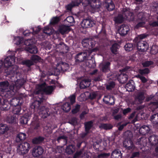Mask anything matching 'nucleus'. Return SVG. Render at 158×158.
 I'll return each mask as SVG.
<instances>
[{
  "label": "nucleus",
  "instance_id": "774afa93",
  "mask_svg": "<svg viewBox=\"0 0 158 158\" xmlns=\"http://www.w3.org/2000/svg\"><path fill=\"white\" fill-rule=\"evenodd\" d=\"M139 155L140 153L139 152H134L132 153L131 155L129 158H137L139 157Z\"/></svg>",
  "mask_w": 158,
  "mask_h": 158
},
{
  "label": "nucleus",
  "instance_id": "09e8293b",
  "mask_svg": "<svg viewBox=\"0 0 158 158\" xmlns=\"http://www.w3.org/2000/svg\"><path fill=\"white\" fill-rule=\"evenodd\" d=\"M40 103L39 101H34L31 106V109H38Z\"/></svg>",
  "mask_w": 158,
  "mask_h": 158
},
{
  "label": "nucleus",
  "instance_id": "e433bc0d",
  "mask_svg": "<svg viewBox=\"0 0 158 158\" xmlns=\"http://www.w3.org/2000/svg\"><path fill=\"white\" fill-rule=\"evenodd\" d=\"M93 123V122L92 121H89L85 123V131L89 132V130L92 127Z\"/></svg>",
  "mask_w": 158,
  "mask_h": 158
},
{
  "label": "nucleus",
  "instance_id": "c756f323",
  "mask_svg": "<svg viewBox=\"0 0 158 158\" xmlns=\"http://www.w3.org/2000/svg\"><path fill=\"white\" fill-rule=\"evenodd\" d=\"M31 128L32 131L38 132L40 128V123L37 121L33 122L31 123Z\"/></svg>",
  "mask_w": 158,
  "mask_h": 158
},
{
  "label": "nucleus",
  "instance_id": "052dcab7",
  "mask_svg": "<svg viewBox=\"0 0 158 158\" xmlns=\"http://www.w3.org/2000/svg\"><path fill=\"white\" fill-rule=\"evenodd\" d=\"M153 64V61L150 60L147 61L143 63L142 64L143 67H147L152 64Z\"/></svg>",
  "mask_w": 158,
  "mask_h": 158
},
{
  "label": "nucleus",
  "instance_id": "ea45409f",
  "mask_svg": "<svg viewBox=\"0 0 158 158\" xmlns=\"http://www.w3.org/2000/svg\"><path fill=\"white\" fill-rule=\"evenodd\" d=\"M8 129L6 124H0V134H4Z\"/></svg>",
  "mask_w": 158,
  "mask_h": 158
},
{
  "label": "nucleus",
  "instance_id": "e2e57ef3",
  "mask_svg": "<svg viewBox=\"0 0 158 158\" xmlns=\"http://www.w3.org/2000/svg\"><path fill=\"white\" fill-rule=\"evenodd\" d=\"M31 59L33 62H36L40 60V58L37 55H33L31 57Z\"/></svg>",
  "mask_w": 158,
  "mask_h": 158
},
{
  "label": "nucleus",
  "instance_id": "37998d69",
  "mask_svg": "<svg viewBox=\"0 0 158 158\" xmlns=\"http://www.w3.org/2000/svg\"><path fill=\"white\" fill-rule=\"evenodd\" d=\"M125 50L126 51H130L132 50L133 48V44L128 43L124 47Z\"/></svg>",
  "mask_w": 158,
  "mask_h": 158
},
{
  "label": "nucleus",
  "instance_id": "7c9ffc66",
  "mask_svg": "<svg viewBox=\"0 0 158 158\" xmlns=\"http://www.w3.org/2000/svg\"><path fill=\"white\" fill-rule=\"evenodd\" d=\"M44 138L40 136L34 138L32 140V142L34 144H40L44 141Z\"/></svg>",
  "mask_w": 158,
  "mask_h": 158
},
{
  "label": "nucleus",
  "instance_id": "8fccbe9b",
  "mask_svg": "<svg viewBox=\"0 0 158 158\" xmlns=\"http://www.w3.org/2000/svg\"><path fill=\"white\" fill-rule=\"evenodd\" d=\"M10 103L12 106H16L19 104V100L16 98H13L11 100Z\"/></svg>",
  "mask_w": 158,
  "mask_h": 158
},
{
  "label": "nucleus",
  "instance_id": "393cba45",
  "mask_svg": "<svg viewBox=\"0 0 158 158\" xmlns=\"http://www.w3.org/2000/svg\"><path fill=\"white\" fill-rule=\"evenodd\" d=\"M128 76L127 74L122 73L118 77V79L121 83H124L127 81Z\"/></svg>",
  "mask_w": 158,
  "mask_h": 158
},
{
  "label": "nucleus",
  "instance_id": "9b49d317",
  "mask_svg": "<svg viewBox=\"0 0 158 158\" xmlns=\"http://www.w3.org/2000/svg\"><path fill=\"white\" fill-rule=\"evenodd\" d=\"M124 19H128L129 21H132L134 20V16L132 13H130L129 10L126 8L123 10L122 15Z\"/></svg>",
  "mask_w": 158,
  "mask_h": 158
},
{
  "label": "nucleus",
  "instance_id": "a878e982",
  "mask_svg": "<svg viewBox=\"0 0 158 158\" xmlns=\"http://www.w3.org/2000/svg\"><path fill=\"white\" fill-rule=\"evenodd\" d=\"M103 101L106 103L110 105H113L114 102L113 97L110 96H105L103 99Z\"/></svg>",
  "mask_w": 158,
  "mask_h": 158
},
{
  "label": "nucleus",
  "instance_id": "49530a36",
  "mask_svg": "<svg viewBox=\"0 0 158 158\" xmlns=\"http://www.w3.org/2000/svg\"><path fill=\"white\" fill-rule=\"evenodd\" d=\"M150 52L152 54H157L158 52V46L156 45H153L151 48Z\"/></svg>",
  "mask_w": 158,
  "mask_h": 158
},
{
  "label": "nucleus",
  "instance_id": "6ab92c4d",
  "mask_svg": "<svg viewBox=\"0 0 158 158\" xmlns=\"http://www.w3.org/2000/svg\"><path fill=\"white\" fill-rule=\"evenodd\" d=\"M90 81L89 79H85L82 80L80 82V87L81 89H84L89 87L90 85Z\"/></svg>",
  "mask_w": 158,
  "mask_h": 158
},
{
  "label": "nucleus",
  "instance_id": "412c9836",
  "mask_svg": "<svg viewBox=\"0 0 158 158\" xmlns=\"http://www.w3.org/2000/svg\"><path fill=\"white\" fill-rule=\"evenodd\" d=\"M81 107L80 105L76 104L74 106H73L70 103L67 102L64 104L62 106L61 109H71L73 108V109H79Z\"/></svg>",
  "mask_w": 158,
  "mask_h": 158
},
{
  "label": "nucleus",
  "instance_id": "39448f33",
  "mask_svg": "<svg viewBox=\"0 0 158 158\" xmlns=\"http://www.w3.org/2000/svg\"><path fill=\"white\" fill-rule=\"evenodd\" d=\"M144 114H145L144 113H139L136 114V113L134 111L130 114L128 118L129 119L131 120L135 117V118L131 121L130 122L131 123L133 124L138 120L140 119H142L143 118V117H142V116L143 115V116Z\"/></svg>",
  "mask_w": 158,
  "mask_h": 158
},
{
  "label": "nucleus",
  "instance_id": "4c0bfd02",
  "mask_svg": "<svg viewBox=\"0 0 158 158\" xmlns=\"http://www.w3.org/2000/svg\"><path fill=\"white\" fill-rule=\"evenodd\" d=\"M119 45L117 43L113 44L110 48V50L114 54H116L117 50L118 49Z\"/></svg>",
  "mask_w": 158,
  "mask_h": 158
},
{
  "label": "nucleus",
  "instance_id": "2f4dec72",
  "mask_svg": "<svg viewBox=\"0 0 158 158\" xmlns=\"http://www.w3.org/2000/svg\"><path fill=\"white\" fill-rule=\"evenodd\" d=\"M39 110H40V114L41 115V117L42 118H46L50 114V112L48 110L49 109Z\"/></svg>",
  "mask_w": 158,
  "mask_h": 158
},
{
  "label": "nucleus",
  "instance_id": "79ce46f5",
  "mask_svg": "<svg viewBox=\"0 0 158 158\" xmlns=\"http://www.w3.org/2000/svg\"><path fill=\"white\" fill-rule=\"evenodd\" d=\"M124 19V18L121 15L119 14L114 18V20L116 23H120L123 22Z\"/></svg>",
  "mask_w": 158,
  "mask_h": 158
},
{
  "label": "nucleus",
  "instance_id": "de8ad7c7",
  "mask_svg": "<svg viewBox=\"0 0 158 158\" xmlns=\"http://www.w3.org/2000/svg\"><path fill=\"white\" fill-rule=\"evenodd\" d=\"M110 2L108 3L106 6L108 10L111 11L114 8V5L111 0H110Z\"/></svg>",
  "mask_w": 158,
  "mask_h": 158
},
{
  "label": "nucleus",
  "instance_id": "f3484780",
  "mask_svg": "<svg viewBox=\"0 0 158 158\" xmlns=\"http://www.w3.org/2000/svg\"><path fill=\"white\" fill-rule=\"evenodd\" d=\"M31 112L25 113L24 116H22L20 118V123L23 124H27L28 121L30 119V118L31 117Z\"/></svg>",
  "mask_w": 158,
  "mask_h": 158
},
{
  "label": "nucleus",
  "instance_id": "ddd939ff",
  "mask_svg": "<svg viewBox=\"0 0 158 158\" xmlns=\"http://www.w3.org/2000/svg\"><path fill=\"white\" fill-rule=\"evenodd\" d=\"M94 24V22L90 19H84L81 23V26L83 28L91 27L93 26Z\"/></svg>",
  "mask_w": 158,
  "mask_h": 158
},
{
  "label": "nucleus",
  "instance_id": "f8f14e48",
  "mask_svg": "<svg viewBox=\"0 0 158 158\" xmlns=\"http://www.w3.org/2000/svg\"><path fill=\"white\" fill-rule=\"evenodd\" d=\"M123 147L128 151H131L135 148L133 143L131 140H125L123 141Z\"/></svg>",
  "mask_w": 158,
  "mask_h": 158
},
{
  "label": "nucleus",
  "instance_id": "2eb2a0df",
  "mask_svg": "<svg viewBox=\"0 0 158 158\" xmlns=\"http://www.w3.org/2000/svg\"><path fill=\"white\" fill-rule=\"evenodd\" d=\"M110 63L107 62L101 63L100 64L101 70L104 72H106L110 70Z\"/></svg>",
  "mask_w": 158,
  "mask_h": 158
},
{
  "label": "nucleus",
  "instance_id": "b1692460",
  "mask_svg": "<svg viewBox=\"0 0 158 158\" xmlns=\"http://www.w3.org/2000/svg\"><path fill=\"white\" fill-rule=\"evenodd\" d=\"M122 154L119 149H115L112 152L111 158H122Z\"/></svg>",
  "mask_w": 158,
  "mask_h": 158
},
{
  "label": "nucleus",
  "instance_id": "864d4df0",
  "mask_svg": "<svg viewBox=\"0 0 158 158\" xmlns=\"http://www.w3.org/2000/svg\"><path fill=\"white\" fill-rule=\"evenodd\" d=\"M115 85V84L114 81L109 82L106 85V89L108 90L111 89L112 88H114Z\"/></svg>",
  "mask_w": 158,
  "mask_h": 158
},
{
  "label": "nucleus",
  "instance_id": "a18cd8bd",
  "mask_svg": "<svg viewBox=\"0 0 158 158\" xmlns=\"http://www.w3.org/2000/svg\"><path fill=\"white\" fill-rule=\"evenodd\" d=\"M101 127L105 130H109L112 128L113 126L110 124L103 123L101 124Z\"/></svg>",
  "mask_w": 158,
  "mask_h": 158
},
{
  "label": "nucleus",
  "instance_id": "6e6552de",
  "mask_svg": "<svg viewBox=\"0 0 158 158\" xmlns=\"http://www.w3.org/2000/svg\"><path fill=\"white\" fill-rule=\"evenodd\" d=\"M18 67L15 65L12 67L10 66L6 69H4L5 73L7 75H11L14 77L18 73Z\"/></svg>",
  "mask_w": 158,
  "mask_h": 158
},
{
  "label": "nucleus",
  "instance_id": "1a4fd4ad",
  "mask_svg": "<svg viewBox=\"0 0 158 158\" xmlns=\"http://www.w3.org/2000/svg\"><path fill=\"white\" fill-rule=\"evenodd\" d=\"M137 46L138 50L141 52L146 51L148 48L147 43L142 40H140L137 42Z\"/></svg>",
  "mask_w": 158,
  "mask_h": 158
},
{
  "label": "nucleus",
  "instance_id": "20e7f679",
  "mask_svg": "<svg viewBox=\"0 0 158 158\" xmlns=\"http://www.w3.org/2000/svg\"><path fill=\"white\" fill-rule=\"evenodd\" d=\"M146 20L144 13L143 12L139 13L137 14V21L138 23L135 26V28H138L139 27L143 26L145 24Z\"/></svg>",
  "mask_w": 158,
  "mask_h": 158
},
{
  "label": "nucleus",
  "instance_id": "5fc2aeb1",
  "mask_svg": "<svg viewBox=\"0 0 158 158\" xmlns=\"http://www.w3.org/2000/svg\"><path fill=\"white\" fill-rule=\"evenodd\" d=\"M56 47L61 50L64 49V48H66L67 46L62 42H60V44L56 46Z\"/></svg>",
  "mask_w": 158,
  "mask_h": 158
},
{
  "label": "nucleus",
  "instance_id": "aec40b11",
  "mask_svg": "<svg viewBox=\"0 0 158 158\" xmlns=\"http://www.w3.org/2000/svg\"><path fill=\"white\" fill-rule=\"evenodd\" d=\"M144 98L143 92H139L135 98V103L138 104L142 103L144 99Z\"/></svg>",
  "mask_w": 158,
  "mask_h": 158
},
{
  "label": "nucleus",
  "instance_id": "4d7b16f0",
  "mask_svg": "<svg viewBox=\"0 0 158 158\" xmlns=\"http://www.w3.org/2000/svg\"><path fill=\"white\" fill-rule=\"evenodd\" d=\"M22 147H23L25 150V151L27 150L28 152L30 149V144L27 142H24L22 144Z\"/></svg>",
  "mask_w": 158,
  "mask_h": 158
},
{
  "label": "nucleus",
  "instance_id": "bb28decb",
  "mask_svg": "<svg viewBox=\"0 0 158 158\" xmlns=\"http://www.w3.org/2000/svg\"><path fill=\"white\" fill-rule=\"evenodd\" d=\"M70 30L69 26L65 25H61L59 27V31L62 34H66Z\"/></svg>",
  "mask_w": 158,
  "mask_h": 158
},
{
  "label": "nucleus",
  "instance_id": "423d86ee",
  "mask_svg": "<svg viewBox=\"0 0 158 158\" xmlns=\"http://www.w3.org/2000/svg\"><path fill=\"white\" fill-rule=\"evenodd\" d=\"M79 2H82L84 6H86L90 4L92 7L94 9L99 8L100 7L99 4L98 5L95 4L96 0H79Z\"/></svg>",
  "mask_w": 158,
  "mask_h": 158
},
{
  "label": "nucleus",
  "instance_id": "680f3d73",
  "mask_svg": "<svg viewBox=\"0 0 158 158\" xmlns=\"http://www.w3.org/2000/svg\"><path fill=\"white\" fill-rule=\"evenodd\" d=\"M24 64L26 65L28 67H30L31 65L34 64L33 62L31 60H27L24 61L23 62Z\"/></svg>",
  "mask_w": 158,
  "mask_h": 158
},
{
  "label": "nucleus",
  "instance_id": "0e129e2a",
  "mask_svg": "<svg viewBox=\"0 0 158 158\" xmlns=\"http://www.w3.org/2000/svg\"><path fill=\"white\" fill-rule=\"evenodd\" d=\"M60 20L59 18L58 17H55L53 18L51 20L50 22L51 24H55L57 23Z\"/></svg>",
  "mask_w": 158,
  "mask_h": 158
},
{
  "label": "nucleus",
  "instance_id": "a19ab883",
  "mask_svg": "<svg viewBox=\"0 0 158 158\" xmlns=\"http://www.w3.org/2000/svg\"><path fill=\"white\" fill-rule=\"evenodd\" d=\"M125 88L127 91L130 92L134 90L135 88V86L131 84L130 81L126 84Z\"/></svg>",
  "mask_w": 158,
  "mask_h": 158
},
{
  "label": "nucleus",
  "instance_id": "0eeeda50",
  "mask_svg": "<svg viewBox=\"0 0 158 158\" xmlns=\"http://www.w3.org/2000/svg\"><path fill=\"white\" fill-rule=\"evenodd\" d=\"M44 152V149L41 146H36L32 150V154L35 157H38L41 156Z\"/></svg>",
  "mask_w": 158,
  "mask_h": 158
},
{
  "label": "nucleus",
  "instance_id": "bf43d9fd",
  "mask_svg": "<svg viewBox=\"0 0 158 158\" xmlns=\"http://www.w3.org/2000/svg\"><path fill=\"white\" fill-rule=\"evenodd\" d=\"M70 124L74 125L77 124V119L76 117H73L70 120L69 122Z\"/></svg>",
  "mask_w": 158,
  "mask_h": 158
},
{
  "label": "nucleus",
  "instance_id": "13d9d810",
  "mask_svg": "<svg viewBox=\"0 0 158 158\" xmlns=\"http://www.w3.org/2000/svg\"><path fill=\"white\" fill-rule=\"evenodd\" d=\"M110 155V154L109 153H102L98 156L99 158H107L109 157Z\"/></svg>",
  "mask_w": 158,
  "mask_h": 158
},
{
  "label": "nucleus",
  "instance_id": "f704fd0d",
  "mask_svg": "<svg viewBox=\"0 0 158 158\" xmlns=\"http://www.w3.org/2000/svg\"><path fill=\"white\" fill-rule=\"evenodd\" d=\"M80 2H77V0H74L66 6V9L68 10H71L73 7L78 6Z\"/></svg>",
  "mask_w": 158,
  "mask_h": 158
},
{
  "label": "nucleus",
  "instance_id": "338daca9",
  "mask_svg": "<svg viewBox=\"0 0 158 158\" xmlns=\"http://www.w3.org/2000/svg\"><path fill=\"white\" fill-rule=\"evenodd\" d=\"M139 73L143 75L148 74L149 72V70L148 68H145L144 69L140 70Z\"/></svg>",
  "mask_w": 158,
  "mask_h": 158
},
{
  "label": "nucleus",
  "instance_id": "dca6fc26",
  "mask_svg": "<svg viewBox=\"0 0 158 158\" xmlns=\"http://www.w3.org/2000/svg\"><path fill=\"white\" fill-rule=\"evenodd\" d=\"M150 129L148 125H143L141 127L139 130V132L140 134L145 135L149 133Z\"/></svg>",
  "mask_w": 158,
  "mask_h": 158
},
{
  "label": "nucleus",
  "instance_id": "c85d7f7f",
  "mask_svg": "<svg viewBox=\"0 0 158 158\" xmlns=\"http://www.w3.org/2000/svg\"><path fill=\"white\" fill-rule=\"evenodd\" d=\"M75 146L73 144L69 145L66 147L65 152L69 155L73 154L75 151Z\"/></svg>",
  "mask_w": 158,
  "mask_h": 158
},
{
  "label": "nucleus",
  "instance_id": "3c124183",
  "mask_svg": "<svg viewBox=\"0 0 158 158\" xmlns=\"http://www.w3.org/2000/svg\"><path fill=\"white\" fill-rule=\"evenodd\" d=\"M14 41L16 44L17 45H19L23 42V39L20 37H17L15 38Z\"/></svg>",
  "mask_w": 158,
  "mask_h": 158
},
{
  "label": "nucleus",
  "instance_id": "69168bd1",
  "mask_svg": "<svg viewBox=\"0 0 158 158\" xmlns=\"http://www.w3.org/2000/svg\"><path fill=\"white\" fill-rule=\"evenodd\" d=\"M67 22L70 23H73L75 22L74 18L72 16L67 17L66 19Z\"/></svg>",
  "mask_w": 158,
  "mask_h": 158
},
{
  "label": "nucleus",
  "instance_id": "9d476101",
  "mask_svg": "<svg viewBox=\"0 0 158 158\" xmlns=\"http://www.w3.org/2000/svg\"><path fill=\"white\" fill-rule=\"evenodd\" d=\"M15 62V57L13 56H9L6 58L4 61V67L6 68Z\"/></svg>",
  "mask_w": 158,
  "mask_h": 158
},
{
  "label": "nucleus",
  "instance_id": "473e14b6",
  "mask_svg": "<svg viewBox=\"0 0 158 158\" xmlns=\"http://www.w3.org/2000/svg\"><path fill=\"white\" fill-rule=\"evenodd\" d=\"M25 49L27 51L31 53L35 54L37 52V49L36 47L33 44L29 47H27L25 48Z\"/></svg>",
  "mask_w": 158,
  "mask_h": 158
},
{
  "label": "nucleus",
  "instance_id": "6e6d98bb",
  "mask_svg": "<svg viewBox=\"0 0 158 158\" xmlns=\"http://www.w3.org/2000/svg\"><path fill=\"white\" fill-rule=\"evenodd\" d=\"M83 150H81L77 152L74 154L73 158H78L81 157L82 154Z\"/></svg>",
  "mask_w": 158,
  "mask_h": 158
},
{
  "label": "nucleus",
  "instance_id": "5701e85b",
  "mask_svg": "<svg viewBox=\"0 0 158 158\" xmlns=\"http://www.w3.org/2000/svg\"><path fill=\"white\" fill-rule=\"evenodd\" d=\"M27 135L25 133L20 132L17 135L15 140L17 143H22L26 138Z\"/></svg>",
  "mask_w": 158,
  "mask_h": 158
},
{
  "label": "nucleus",
  "instance_id": "58836bf2",
  "mask_svg": "<svg viewBox=\"0 0 158 158\" xmlns=\"http://www.w3.org/2000/svg\"><path fill=\"white\" fill-rule=\"evenodd\" d=\"M25 149L21 146V147H18L17 148V152L20 155H24L28 152V151L26 150L25 151Z\"/></svg>",
  "mask_w": 158,
  "mask_h": 158
},
{
  "label": "nucleus",
  "instance_id": "c9c22d12",
  "mask_svg": "<svg viewBox=\"0 0 158 158\" xmlns=\"http://www.w3.org/2000/svg\"><path fill=\"white\" fill-rule=\"evenodd\" d=\"M24 82L25 81L23 78L18 79L15 82V85L17 88H19L23 85Z\"/></svg>",
  "mask_w": 158,
  "mask_h": 158
},
{
  "label": "nucleus",
  "instance_id": "a211bd4d",
  "mask_svg": "<svg viewBox=\"0 0 158 158\" xmlns=\"http://www.w3.org/2000/svg\"><path fill=\"white\" fill-rule=\"evenodd\" d=\"M150 120L154 124V127L158 130V113L152 115L150 117Z\"/></svg>",
  "mask_w": 158,
  "mask_h": 158
},
{
  "label": "nucleus",
  "instance_id": "4468645a",
  "mask_svg": "<svg viewBox=\"0 0 158 158\" xmlns=\"http://www.w3.org/2000/svg\"><path fill=\"white\" fill-rule=\"evenodd\" d=\"M129 31V28L128 26L123 24L120 26L118 30V32L121 35L124 36L127 34Z\"/></svg>",
  "mask_w": 158,
  "mask_h": 158
},
{
  "label": "nucleus",
  "instance_id": "cd10ccee",
  "mask_svg": "<svg viewBox=\"0 0 158 158\" xmlns=\"http://www.w3.org/2000/svg\"><path fill=\"white\" fill-rule=\"evenodd\" d=\"M9 85V82L7 81L0 82V91L4 92L8 89Z\"/></svg>",
  "mask_w": 158,
  "mask_h": 158
},
{
  "label": "nucleus",
  "instance_id": "72a5a7b5",
  "mask_svg": "<svg viewBox=\"0 0 158 158\" xmlns=\"http://www.w3.org/2000/svg\"><path fill=\"white\" fill-rule=\"evenodd\" d=\"M58 64L60 68L61 71L63 72L66 71L69 68V65L66 63L60 62Z\"/></svg>",
  "mask_w": 158,
  "mask_h": 158
},
{
  "label": "nucleus",
  "instance_id": "4be33fe9",
  "mask_svg": "<svg viewBox=\"0 0 158 158\" xmlns=\"http://www.w3.org/2000/svg\"><path fill=\"white\" fill-rule=\"evenodd\" d=\"M149 143L152 146H154L158 143V137L154 135H152L148 138Z\"/></svg>",
  "mask_w": 158,
  "mask_h": 158
},
{
  "label": "nucleus",
  "instance_id": "f03ea898",
  "mask_svg": "<svg viewBox=\"0 0 158 158\" xmlns=\"http://www.w3.org/2000/svg\"><path fill=\"white\" fill-rule=\"evenodd\" d=\"M54 87L52 86H45V83H44L41 84L39 86L38 90L35 92L37 94H41L43 93H45L47 94H51L54 89Z\"/></svg>",
  "mask_w": 158,
  "mask_h": 158
},
{
  "label": "nucleus",
  "instance_id": "7ed1b4c3",
  "mask_svg": "<svg viewBox=\"0 0 158 158\" xmlns=\"http://www.w3.org/2000/svg\"><path fill=\"white\" fill-rule=\"evenodd\" d=\"M23 110V112H24L27 109H12V112L14 114L13 115L8 116L6 118L7 122L9 123L16 124L17 123V118L16 115H20L21 114L20 111Z\"/></svg>",
  "mask_w": 158,
  "mask_h": 158
},
{
  "label": "nucleus",
  "instance_id": "c03bdc74",
  "mask_svg": "<svg viewBox=\"0 0 158 158\" xmlns=\"http://www.w3.org/2000/svg\"><path fill=\"white\" fill-rule=\"evenodd\" d=\"M89 42H90V39H85L82 40V44L84 47L87 48L89 46Z\"/></svg>",
  "mask_w": 158,
  "mask_h": 158
},
{
  "label": "nucleus",
  "instance_id": "603ef678",
  "mask_svg": "<svg viewBox=\"0 0 158 158\" xmlns=\"http://www.w3.org/2000/svg\"><path fill=\"white\" fill-rule=\"evenodd\" d=\"M34 43L32 39H28L26 40L24 43V44L26 46L29 47L33 45Z\"/></svg>",
  "mask_w": 158,
  "mask_h": 158
},
{
  "label": "nucleus",
  "instance_id": "f257e3e1",
  "mask_svg": "<svg viewBox=\"0 0 158 158\" xmlns=\"http://www.w3.org/2000/svg\"><path fill=\"white\" fill-rule=\"evenodd\" d=\"M98 50V48H95L91 50H86L83 52L79 53L76 56V61L79 63L84 61L90 55L92 52H95Z\"/></svg>",
  "mask_w": 158,
  "mask_h": 158
}]
</instances>
